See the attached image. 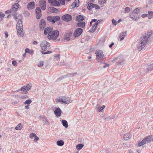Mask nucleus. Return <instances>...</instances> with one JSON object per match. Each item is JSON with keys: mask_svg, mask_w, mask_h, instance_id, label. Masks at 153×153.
Masks as SVG:
<instances>
[{"mask_svg": "<svg viewBox=\"0 0 153 153\" xmlns=\"http://www.w3.org/2000/svg\"><path fill=\"white\" fill-rule=\"evenodd\" d=\"M107 0H99V3L100 4H104Z\"/></svg>", "mask_w": 153, "mask_h": 153, "instance_id": "42", "label": "nucleus"}, {"mask_svg": "<svg viewBox=\"0 0 153 153\" xmlns=\"http://www.w3.org/2000/svg\"><path fill=\"white\" fill-rule=\"evenodd\" d=\"M95 4L93 3L89 4L87 7L88 8L89 10L94 8L95 7Z\"/></svg>", "mask_w": 153, "mask_h": 153, "instance_id": "35", "label": "nucleus"}, {"mask_svg": "<svg viewBox=\"0 0 153 153\" xmlns=\"http://www.w3.org/2000/svg\"><path fill=\"white\" fill-rule=\"evenodd\" d=\"M16 24V29L17 32V34L18 36L20 37H23L24 35V33L22 29V21L19 19Z\"/></svg>", "mask_w": 153, "mask_h": 153, "instance_id": "2", "label": "nucleus"}, {"mask_svg": "<svg viewBox=\"0 0 153 153\" xmlns=\"http://www.w3.org/2000/svg\"><path fill=\"white\" fill-rule=\"evenodd\" d=\"M62 123L63 126L65 128H67L68 127V124L67 121L65 120H62Z\"/></svg>", "mask_w": 153, "mask_h": 153, "instance_id": "30", "label": "nucleus"}, {"mask_svg": "<svg viewBox=\"0 0 153 153\" xmlns=\"http://www.w3.org/2000/svg\"><path fill=\"white\" fill-rule=\"evenodd\" d=\"M82 29L81 28H78L76 29L74 33V37H78L80 36L82 32Z\"/></svg>", "mask_w": 153, "mask_h": 153, "instance_id": "7", "label": "nucleus"}, {"mask_svg": "<svg viewBox=\"0 0 153 153\" xmlns=\"http://www.w3.org/2000/svg\"><path fill=\"white\" fill-rule=\"evenodd\" d=\"M35 137V138L34 140V142L35 141H38L39 139V137H38L36 135V136L35 137Z\"/></svg>", "mask_w": 153, "mask_h": 153, "instance_id": "54", "label": "nucleus"}, {"mask_svg": "<svg viewBox=\"0 0 153 153\" xmlns=\"http://www.w3.org/2000/svg\"><path fill=\"white\" fill-rule=\"evenodd\" d=\"M54 1V0H48V2L50 3H51L52 4Z\"/></svg>", "mask_w": 153, "mask_h": 153, "instance_id": "62", "label": "nucleus"}, {"mask_svg": "<svg viewBox=\"0 0 153 153\" xmlns=\"http://www.w3.org/2000/svg\"><path fill=\"white\" fill-rule=\"evenodd\" d=\"M52 31V28L50 27L46 28L44 30V33L45 34H47L48 33H51V32Z\"/></svg>", "mask_w": 153, "mask_h": 153, "instance_id": "15", "label": "nucleus"}, {"mask_svg": "<svg viewBox=\"0 0 153 153\" xmlns=\"http://www.w3.org/2000/svg\"><path fill=\"white\" fill-rule=\"evenodd\" d=\"M19 8V4L15 3L13 5L12 7V10L14 11H16Z\"/></svg>", "mask_w": 153, "mask_h": 153, "instance_id": "22", "label": "nucleus"}, {"mask_svg": "<svg viewBox=\"0 0 153 153\" xmlns=\"http://www.w3.org/2000/svg\"><path fill=\"white\" fill-rule=\"evenodd\" d=\"M77 25L78 27L83 28L85 26V23L84 22H81L78 23Z\"/></svg>", "mask_w": 153, "mask_h": 153, "instance_id": "25", "label": "nucleus"}, {"mask_svg": "<svg viewBox=\"0 0 153 153\" xmlns=\"http://www.w3.org/2000/svg\"><path fill=\"white\" fill-rule=\"evenodd\" d=\"M91 26H92V27L91 29H90L89 31L91 32H94L96 30V28L97 26L94 23L92 25H90Z\"/></svg>", "mask_w": 153, "mask_h": 153, "instance_id": "20", "label": "nucleus"}, {"mask_svg": "<svg viewBox=\"0 0 153 153\" xmlns=\"http://www.w3.org/2000/svg\"><path fill=\"white\" fill-rule=\"evenodd\" d=\"M133 14H130V17L132 18L134 20L137 21L138 19H139V18L137 17V16H133Z\"/></svg>", "mask_w": 153, "mask_h": 153, "instance_id": "36", "label": "nucleus"}, {"mask_svg": "<svg viewBox=\"0 0 153 153\" xmlns=\"http://www.w3.org/2000/svg\"><path fill=\"white\" fill-rule=\"evenodd\" d=\"M38 43V42L36 41H34L33 42V44L34 45H37Z\"/></svg>", "mask_w": 153, "mask_h": 153, "instance_id": "64", "label": "nucleus"}, {"mask_svg": "<svg viewBox=\"0 0 153 153\" xmlns=\"http://www.w3.org/2000/svg\"><path fill=\"white\" fill-rule=\"evenodd\" d=\"M4 16V14L3 13L0 11V21L3 20Z\"/></svg>", "mask_w": 153, "mask_h": 153, "instance_id": "43", "label": "nucleus"}, {"mask_svg": "<svg viewBox=\"0 0 153 153\" xmlns=\"http://www.w3.org/2000/svg\"><path fill=\"white\" fill-rule=\"evenodd\" d=\"M141 16L142 18H144L148 16V14H142Z\"/></svg>", "mask_w": 153, "mask_h": 153, "instance_id": "55", "label": "nucleus"}, {"mask_svg": "<svg viewBox=\"0 0 153 153\" xmlns=\"http://www.w3.org/2000/svg\"><path fill=\"white\" fill-rule=\"evenodd\" d=\"M84 146V145L79 144L76 146V148L78 150H81Z\"/></svg>", "mask_w": 153, "mask_h": 153, "instance_id": "33", "label": "nucleus"}, {"mask_svg": "<svg viewBox=\"0 0 153 153\" xmlns=\"http://www.w3.org/2000/svg\"><path fill=\"white\" fill-rule=\"evenodd\" d=\"M84 18L83 16L81 15H79L77 16L76 18V21H81L84 20Z\"/></svg>", "mask_w": 153, "mask_h": 153, "instance_id": "21", "label": "nucleus"}, {"mask_svg": "<svg viewBox=\"0 0 153 153\" xmlns=\"http://www.w3.org/2000/svg\"><path fill=\"white\" fill-rule=\"evenodd\" d=\"M23 127V126L22 124L19 123L16 126L15 128V129L17 130H20Z\"/></svg>", "mask_w": 153, "mask_h": 153, "instance_id": "27", "label": "nucleus"}, {"mask_svg": "<svg viewBox=\"0 0 153 153\" xmlns=\"http://www.w3.org/2000/svg\"><path fill=\"white\" fill-rule=\"evenodd\" d=\"M53 21L55 23V22L59 20L60 19V17L59 16H53Z\"/></svg>", "mask_w": 153, "mask_h": 153, "instance_id": "34", "label": "nucleus"}, {"mask_svg": "<svg viewBox=\"0 0 153 153\" xmlns=\"http://www.w3.org/2000/svg\"><path fill=\"white\" fill-rule=\"evenodd\" d=\"M36 134L34 133H32L30 134V137L31 139H32L33 137H35L36 136Z\"/></svg>", "mask_w": 153, "mask_h": 153, "instance_id": "46", "label": "nucleus"}, {"mask_svg": "<svg viewBox=\"0 0 153 153\" xmlns=\"http://www.w3.org/2000/svg\"><path fill=\"white\" fill-rule=\"evenodd\" d=\"M131 134H129L126 133L124 136V138L125 140H127L131 138Z\"/></svg>", "mask_w": 153, "mask_h": 153, "instance_id": "24", "label": "nucleus"}, {"mask_svg": "<svg viewBox=\"0 0 153 153\" xmlns=\"http://www.w3.org/2000/svg\"><path fill=\"white\" fill-rule=\"evenodd\" d=\"M27 9H32L34 8L35 4L33 2L29 3L27 6Z\"/></svg>", "mask_w": 153, "mask_h": 153, "instance_id": "12", "label": "nucleus"}, {"mask_svg": "<svg viewBox=\"0 0 153 153\" xmlns=\"http://www.w3.org/2000/svg\"><path fill=\"white\" fill-rule=\"evenodd\" d=\"M145 138L147 143L153 141V136L152 135L147 136Z\"/></svg>", "mask_w": 153, "mask_h": 153, "instance_id": "13", "label": "nucleus"}, {"mask_svg": "<svg viewBox=\"0 0 153 153\" xmlns=\"http://www.w3.org/2000/svg\"><path fill=\"white\" fill-rule=\"evenodd\" d=\"M45 25L46 24L45 20L43 19H41L40 22L39 27L40 28L43 30L45 27Z\"/></svg>", "mask_w": 153, "mask_h": 153, "instance_id": "11", "label": "nucleus"}, {"mask_svg": "<svg viewBox=\"0 0 153 153\" xmlns=\"http://www.w3.org/2000/svg\"><path fill=\"white\" fill-rule=\"evenodd\" d=\"M65 97L63 96L61 97H59L56 100L58 102H61L62 103H65V104L69 103L72 102L71 98H68L66 100H65Z\"/></svg>", "mask_w": 153, "mask_h": 153, "instance_id": "5", "label": "nucleus"}, {"mask_svg": "<svg viewBox=\"0 0 153 153\" xmlns=\"http://www.w3.org/2000/svg\"><path fill=\"white\" fill-rule=\"evenodd\" d=\"M109 66V65L108 64H105V65L104 66H103V68H106V67H108Z\"/></svg>", "mask_w": 153, "mask_h": 153, "instance_id": "58", "label": "nucleus"}, {"mask_svg": "<svg viewBox=\"0 0 153 153\" xmlns=\"http://www.w3.org/2000/svg\"><path fill=\"white\" fill-rule=\"evenodd\" d=\"M149 36L142 37L138 40L137 44V48L139 51H141L144 47L148 40Z\"/></svg>", "mask_w": 153, "mask_h": 153, "instance_id": "1", "label": "nucleus"}, {"mask_svg": "<svg viewBox=\"0 0 153 153\" xmlns=\"http://www.w3.org/2000/svg\"><path fill=\"white\" fill-rule=\"evenodd\" d=\"M64 142L62 140L58 141L57 142V144L59 146H62L64 145Z\"/></svg>", "mask_w": 153, "mask_h": 153, "instance_id": "38", "label": "nucleus"}, {"mask_svg": "<svg viewBox=\"0 0 153 153\" xmlns=\"http://www.w3.org/2000/svg\"><path fill=\"white\" fill-rule=\"evenodd\" d=\"M44 62L42 61H39L38 63L37 66L39 67H42L44 65Z\"/></svg>", "mask_w": 153, "mask_h": 153, "instance_id": "39", "label": "nucleus"}, {"mask_svg": "<svg viewBox=\"0 0 153 153\" xmlns=\"http://www.w3.org/2000/svg\"><path fill=\"white\" fill-rule=\"evenodd\" d=\"M72 33L69 32L66 33L65 35L64 39L66 41H68L70 40V38L71 36Z\"/></svg>", "mask_w": 153, "mask_h": 153, "instance_id": "17", "label": "nucleus"}, {"mask_svg": "<svg viewBox=\"0 0 153 153\" xmlns=\"http://www.w3.org/2000/svg\"><path fill=\"white\" fill-rule=\"evenodd\" d=\"M95 7L96 9H99L100 8L99 6L98 5L95 4V7Z\"/></svg>", "mask_w": 153, "mask_h": 153, "instance_id": "57", "label": "nucleus"}, {"mask_svg": "<svg viewBox=\"0 0 153 153\" xmlns=\"http://www.w3.org/2000/svg\"><path fill=\"white\" fill-rule=\"evenodd\" d=\"M79 0H75L74 2L72 4L71 6L73 7H78L79 6Z\"/></svg>", "mask_w": 153, "mask_h": 153, "instance_id": "18", "label": "nucleus"}, {"mask_svg": "<svg viewBox=\"0 0 153 153\" xmlns=\"http://www.w3.org/2000/svg\"><path fill=\"white\" fill-rule=\"evenodd\" d=\"M40 46L43 51H45L47 50V48L49 47L50 46V44L47 42L43 41L40 43Z\"/></svg>", "mask_w": 153, "mask_h": 153, "instance_id": "6", "label": "nucleus"}, {"mask_svg": "<svg viewBox=\"0 0 153 153\" xmlns=\"http://www.w3.org/2000/svg\"><path fill=\"white\" fill-rule=\"evenodd\" d=\"M95 54L96 55V59L98 62H100L105 59V57L103 52L100 50H97L95 52Z\"/></svg>", "mask_w": 153, "mask_h": 153, "instance_id": "3", "label": "nucleus"}, {"mask_svg": "<svg viewBox=\"0 0 153 153\" xmlns=\"http://www.w3.org/2000/svg\"><path fill=\"white\" fill-rule=\"evenodd\" d=\"M135 14H137L139 12V8H137L133 12Z\"/></svg>", "mask_w": 153, "mask_h": 153, "instance_id": "44", "label": "nucleus"}, {"mask_svg": "<svg viewBox=\"0 0 153 153\" xmlns=\"http://www.w3.org/2000/svg\"><path fill=\"white\" fill-rule=\"evenodd\" d=\"M39 3L42 9L43 10H45L46 6L45 0H41L39 1Z\"/></svg>", "mask_w": 153, "mask_h": 153, "instance_id": "10", "label": "nucleus"}, {"mask_svg": "<svg viewBox=\"0 0 153 153\" xmlns=\"http://www.w3.org/2000/svg\"><path fill=\"white\" fill-rule=\"evenodd\" d=\"M97 21V20L95 19H93L90 23V25H92L93 24H94L95 22H96Z\"/></svg>", "mask_w": 153, "mask_h": 153, "instance_id": "50", "label": "nucleus"}, {"mask_svg": "<svg viewBox=\"0 0 153 153\" xmlns=\"http://www.w3.org/2000/svg\"><path fill=\"white\" fill-rule=\"evenodd\" d=\"M100 20H98L96 22H95L94 24L96 25H97V26L98 24L99 23H100Z\"/></svg>", "mask_w": 153, "mask_h": 153, "instance_id": "56", "label": "nucleus"}, {"mask_svg": "<svg viewBox=\"0 0 153 153\" xmlns=\"http://www.w3.org/2000/svg\"><path fill=\"white\" fill-rule=\"evenodd\" d=\"M62 112L61 110L59 108H56L54 111V114L57 117H60Z\"/></svg>", "mask_w": 153, "mask_h": 153, "instance_id": "14", "label": "nucleus"}, {"mask_svg": "<svg viewBox=\"0 0 153 153\" xmlns=\"http://www.w3.org/2000/svg\"><path fill=\"white\" fill-rule=\"evenodd\" d=\"M59 1V3L61 4L62 5H63L65 4V0H58Z\"/></svg>", "mask_w": 153, "mask_h": 153, "instance_id": "49", "label": "nucleus"}, {"mask_svg": "<svg viewBox=\"0 0 153 153\" xmlns=\"http://www.w3.org/2000/svg\"><path fill=\"white\" fill-rule=\"evenodd\" d=\"M148 17L149 19L153 18V12L149 10L148 11Z\"/></svg>", "mask_w": 153, "mask_h": 153, "instance_id": "29", "label": "nucleus"}, {"mask_svg": "<svg viewBox=\"0 0 153 153\" xmlns=\"http://www.w3.org/2000/svg\"><path fill=\"white\" fill-rule=\"evenodd\" d=\"M52 5L54 6H59L60 4L58 1L54 0L52 4Z\"/></svg>", "mask_w": 153, "mask_h": 153, "instance_id": "31", "label": "nucleus"}, {"mask_svg": "<svg viewBox=\"0 0 153 153\" xmlns=\"http://www.w3.org/2000/svg\"><path fill=\"white\" fill-rule=\"evenodd\" d=\"M146 143H147L146 142V140L145 138H144V139H143L142 141L138 143V146H141L142 145H143L145 144Z\"/></svg>", "mask_w": 153, "mask_h": 153, "instance_id": "32", "label": "nucleus"}, {"mask_svg": "<svg viewBox=\"0 0 153 153\" xmlns=\"http://www.w3.org/2000/svg\"><path fill=\"white\" fill-rule=\"evenodd\" d=\"M130 10V9L129 7H126L125 9V12L126 13H128L129 12Z\"/></svg>", "mask_w": 153, "mask_h": 153, "instance_id": "51", "label": "nucleus"}, {"mask_svg": "<svg viewBox=\"0 0 153 153\" xmlns=\"http://www.w3.org/2000/svg\"><path fill=\"white\" fill-rule=\"evenodd\" d=\"M41 53L43 54H48L47 52H44L43 51H41Z\"/></svg>", "mask_w": 153, "mask_h": 153, "instance_id": "59", "label": "nucleus"}, {"mask_svg": "<svg viewBox=\"0 0 153 153\" xmlns=\"http://www.w3.org/2000/svg\"><path fill=\"white\" fill-rule=\"evenodd\" d=\"M112 23L114 25H116L117 24V22L114 19H113L112 20Z\"/></svg>", "mask_w": 153, "mask_h": 153, "instance_id": "53", "label": "nucleus"}, {"mask_svg": "<svg viewBox=\"0 0 153 153\" xmlns=\"http://www.w3.org/2000/svg\"><path fill=\"white\" fill-rule=\"evenodd\" d=\"M42 120L44 122V123L46 125H48L49 124V122L47 118L45 117H41Z\"/></svg>", "mask_w": 153, "mask_h": 153, "instance_id": "23", "label": "nucleus"}, {"mask_svg": "<svg viewBox=\"0 0 153 153\" xmlns=\"http://www.w3.org/2000/svg\"><path fill=\"white\" fill-rule=\"evenodd\" d=\"M72 16L68 14H65L62 17V19L66 22H69L72 19Z\"/></svg>", "mask_w": 153, "mask_h": 153, "instance_id": "8", "label": "nucleus"}, {"mask_svg": "<svg viewBox=\"0 0 153 153\" xmlns=\"http://www.w3.org/2000/svg\"><path fill=\"white\" fill-rule=\"evenodd\" d=\"M53 16H48L47 18V20L48 21L52 22V23H54V22L53 19Z\"/></svg>", "mask_w": 153, "mask_h": 153, "instance_id": "28", "label": "nucleus"}, {"mask_svg": "<svg viewBox=\"0 0 153 153\" xmlns=\"http://www.w3.org/2000/svg\"><path fill=\"white\" fill-rule=\"evenodd\" d=\"M31 88V86L29 85H27L24 86L21 88L20 89V90L21 91H29L30 90Z\"/></svg>", "mask_w": 153, "mask_h": 153, "instance_id": "16", "label": "nucleus"}, {"mask_svg": "<svg viewBox=\"0 0 153 153\" xmlns=\"http://www.w3.org/2000/svg\"><path fill=\"white\" fill-rule=\"evenodd\" d=\"M5 36H6V38L8 37V34L7 32H5Z\"/></svg>", "mask_w": 153, "mask_h": 153, "instance_id": "60", "label": "nucleus"}, {"mask_svg": "<svg viewBox=\"0 0 153 153\" xmlns=\"http://www.w3.org/2000/svg\"><path fill=\"white\" fill-rule=\"evenodd\" d=\"M105 105H103L102 106V107L98 110V111L99 112H102L103 109L105 108Z\"/></svg>", "mask_w": 153, "mask_h": 153, "instance_id": "45", "label": "nucleus"}, {"mask_svg": "<svg viewBox=\"0 0 153 153\" xmlns=\"http://www.w3.org/2000/svg\"><path fill=\"white\" fill-rule=\"evenodd\" d=\"M125 63V61L122 60L121 61L119 62L118 63V65H122L123 64Z\"/></svg>", "mask_w": 153, "mask_h": 153, "instance_id": "48", "label": "nucleus"}, {"mask_svg": "<svg viewBox=\"0 0 153 153\" xmlns=\"http://www.w3.org/2000/svg\"><path fill=\"white\" fill-rule=\"evenodd\" d=\"M12 65L14 66H17V63L15 61H13L12 62Z\"/></svg>", "mask_w": 153, "mask_h": 153, "instance_id": "52", "label": "nucleus"}, {"mask_svg": "<svg viewBox=\"0 0 153 153\" xmlns=\"http://www.w3.org/2000/svg\"><path fill=\"white\" fill-rule=\"evenodd\" d=\"M147 69L149 71H151L153 69V63L148 66Z\"/></svg>", "mask_w": 153, "mask_h": 153, "instance_id": "40", "label": "nucleus"}, {"mask_svg": "<svg viewBox=\"0 0 153 153\" xmlns=\"http://www.w3.org/2000/svg\"><path fill=\"white\" fill-rule=\"evenodd\" d=\"M59 31L58 30H55L52 33L48 34V38L49 39H52L53 40H56L58 36Z\"/></svg>", "mask_w": 153, "mask_h": 153, "instance_id": "4", "label": "nucleus"}, {"mask_svg": "<svg viewBox=\"0 0 153 153\" xmlns=\"http://www.w3.org/2000/svg\"><path fill=\"white\" fill-rule=\"evenodd\" d=\"M50 8L53 13H57L59 12L60 10V9H56L53 7H50Z\"/></svg>", "mask_w": 153, "mask_h": 153, "instance_id": "26", "label": "nucleus"}, {"mask_svg": "<svg viewBox=\"0 0 153 153\" xmlns=\"http://www.w3.org/2000/svg\"><path fill=\"white\" fill-rule=\"evenodd\" d=\"M32 102V101L30 99H28L26 100L24 102V104L25 105L28 104L29 105Z\"/></svg>", "mask_w": 153, "mask_h": 153, "instance_id": "41", "label": "nucleus"}, {"mask_svg": "<svg viewBox=\"0 0 153 153\" xmlns=\"http://www.w3.org/2000/svg\"><path fill=\"white\" fill-rule=\"evenodd\" d=\"M36 13V16L37 19H39L42 16L41 11L39 7H37L35 10Z\"/></svg>", "mask_w": 153, "mask_h": 153, "instance_id": "9", "label": "nucleus"}, {"mask_svg": "<svg viewBox=\"0 0 153 153\" xmlns=\"http://www.w3.org/2000/svg\"><path fill=\"white\" fill-rule=\"evenodd\" d=\"M126 36V32H123L120 33L119 36V38L120 39V41H121L123 40L124 37Z\"/></svg>", "mask_w": 153, "mask_h": 153, "instance_id": "19", "label": "nucleus"}, {"mask_svg": "<svg viewBox=\"0 0 153 153\" xmlns=\"http://www.w3.org/2000/svg\"><path fill=\"white\" fill-rule=\"evenodd\" d=\"M100 107V105H97V106H96V107L95 108V109H99Z\"/></svg>", "mask_w": 153, "mask_h": 153, "instance_id": "63", "label": "nucleus"}, {"mask_svg": "<svg viewBox=\"0 0 153 153\" xmlns=\"http://www.w3.org/2000/svg\"><path fill=\"white\" fill-rule=\"evenodd\" d=\"M13 16H14V18L15 19H19V21H18V22L19 21V19H20V20H22L21 19H20V18H21V15H18V16L16 15H15V14H14L13 15ZM22 21V20H21Z\"/></svg>", "mask_w": 153, "mask_h": 153, "instance_id": "37", "label": "nucleus"}, {"mask_svg": "<svg viewBox=\"0 0 153 153\" xmlns=\"http://www.w3.org/2000/svg\"><path fill=\"white\" fill-rule=\"evenodd\" d=\"M25 53H28L30 54H31L32 53V51L31 50H30L28 48H26L25 49Z\"/></svg>", "mask_w": 153, "mask_h": 153, "instance_id": "47", "label": "nucleus"}, {"mask_svg": "<svg viewBox=\"0 0 153 153\" xmlns=\"http://www.w3.org/2000/svg\"><path fill=\"white\" fill-rule=\"evenodd\" d=\"M133 14V16H137L136 15V14H135V13H133V12H132V13H130V14Z\"/></svg>", "mask_w": 153, "mask_h": 153, "instance_id": "61", "label": "nucleus"}]
</instances>
